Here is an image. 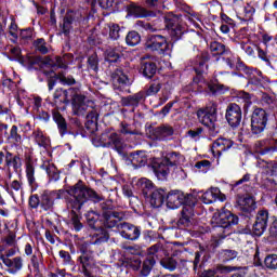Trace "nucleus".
<instances>
[{"label": "nucleus", "mask_w": 277, "mask_h": 277, "mask_svg": "<svg viewBox=\"0 0 277 277\" xmlns=\"http://www.w3.org/2000/svg\"><path fill=\"white\" fill-rule=\"evenodd\" d=\"M98 4L103 10H109V8H114V0H98Z\"/></svg>", "instance_id": "63"}, {"label": "nucleus", "mask_w": 277, "mask_h": 277, "mask_svg": "<svg viewBox=\"0 0 277 277\" xmlns=\"http://www.w3.org/2000/svg\"><path fill=\"white\" fill-rule=\"evenodd\" d=\"M6 246L12 248H16V234L10 229H8V235L2 239Z\"/></svg>", "instance_id": "47"}, {"label": "nucleus", "mask_w": 277, "mask_h": 277, "mask_svg": "<svg viewBox=\"0 0 277 277\" xmlns=\"http://www.w3.org/2000/svg\"><path fill=\"white\" fill-rule=\"evenodd\" d=\"M233 146V141L228 138H217L211 147L212 155L220 157L224 150H228Z\"/></svg>", "instance_id": "20"}, {"label": "nucleus", "mask_w": 277, "mask_h": 277, "mask_svg": "<svg viewBox=\"0 0 277 277\" xmlns=\"http://www.w3.org/2000/svg\"><path fill=\"white\" fill-rule=\"evenodd\" d=\"M6 192L10 194V196H12L13 200L21 198V196H23V182L18 180L11 182Z\"/></svg>", "instance_id": "32"}, {"label": "nucleus", "mask_w": 277, "mask_h": 277, "mask_svg": "<svg viewBox=\"0 0 277 277\" xmlns=\"http://www.w3.org/2000/svg\"><path fill=\"white\" fill-rule=\"evenodd\" d=\"M144 101V94L142 92L135 93L130 96H126L121 98V105L123 107H137L140 103Z\"/></svg>", "instance_id": "26"}, {"label": "nucleus", "mask_w": 277, "mask_h": 277, "mask_svg": "<svg viewBox=\"0 0 277 277\" xmlns=\"http://www.w3.org/2000/svg\"><path fill=\"white\" fill-rule=\"evenodd\" d=\"M160 90H161V80H153L146 90V95L155 96V94H157Z\"/></svg>", "instance_id": "39"}, {"label": "nucleus", "mask_w": 277, "mask_h": 277, "mask_svg": "<svg viewBox=\"0 0 277 277\" xmlns=\"http://www.w3.org/2000/svg\"><path fill=\"white\" fill-rule=\"evenodd\" d=\"M31 137L41 148H47L51 144V140L40 128L32 131Z\"/></svg>", "instance_id": "25"}, {"label": "nucleus", "mask_w": 277, "mask_h": 277, "mask_svg": "<svg viewBox=\"0 0 277 277\" xmlns=\"http://www.w3.org/2000/svg\"><path fill=\"white\" fill-rule=\"evenodd\" d=\"M72 23V19H70V17H65L64 22H63V34H65V36H68V34H70V25Z\"/></svg>", "instance_id": "53"}, {"label": "nucleus", "mask_w": 277, "mask_h": 277, "mask_svg": "<svg viewBox=\"0 0 277 277\" xmlns=\"http://www.w3.org/2000/svg\"><path fill=\"white\" fill-rule=\"evenodd\" d=\"M145 47L149 49V51H157L158 53H168V51H170V43H168L166 37L160 35L148 37Z\"/></svg>", "instance_id": "8"}, {"label": "nucleus", "mask_w": 277, "mask_h": 277, "mask_svg": "<svg viewBox=\"0 0 277 277\" xmlns=\"http://www.w3.org/2000/svg\"><path fill=\"white\" fill-rule=\"evenodd\" d=\"M195 168H197V170H200V172L207 173V170H209V161L208 160L199 161L195 164Z\"/></svg>", "instance_id": "59"}, {"label": "nucleus", "mask_w": 277, "mask_h": 277, "mask_svg": "<svg viewBox=\"0 0 277 277\" xmlns=\"http://www.w3.org/2000/svg\"><path fill=\"white\" fill-rule=\"evenodd\" d=\"M4 163L6 168H13L15 172H17V170H21L23 166V160H21V157L18 155L6 151Z\"/></svg>", "instance_id": "27"}, {"label": "nucleus", "mask_w": 277, "mask_h": 277, "mask_svg": "<svg viewBox=\"0 0 277 277\" xmlns=\"http://www.w3.org/2000/svg\"><path fill=\"white\" fill-rule=\"evenodd\" d=\"M210 53L212 57L224 55V53H226V47L220 42L214 41L210 44Z\"/></svg>", "instance_id": "37"}, {"label": "nucleus", "mask_w": 277, "mask_h": 277, "mask_svg": "<svg viewBox=\"0 0 277 277\" xmlns=\"http://www.w3.org/2000/svg\"><path fill=\"white\" fill-rule=\"evenodd\" d=\"M196 200L194 196H185L181 192H171L167 196V205L171 209H179L181 205H192V201Z\"/></svg>", "instance_id": "10"}, {"label": "nucleus", "mask_w": 277, "mask_h": 277, "mask_svg": "<svg viewBox=\"0 0 277 277\" xmlns=\"http://www.w3.org/2000/svg\"><path fill=\"white\" fill-rule=\"evenodd\" d=\"M269 153H277V140H275L274 146L260 150V155H269Z\"/></svg>", "instance_id": "60"}, {"label": "nucleus", "mask_w": 277, "mask_h": 277, "mask_svg": "<svg viewBox=\"0 0 277 277\" xmlns=\"http://www.w3.org/2000/svg\"><path fill=\"white\" fill-rule=\"evenodd\" d=\"M183 34H185V29L181 25H175L171 30H170V36L172 40H181L183 38Z\"/></svg>", "instance_id": "46"}, {"label": "nucleus", "mask_w": 277, "mask_h": 277, "mask_svg": "<svg viewBox=\"0 0 277 277\" xmlns=\"http://www.w3.org/2000/svg\"><path fill=\"white\" fill-rule=\"evenodd\" d=\"M162 160H164V163L169 164L171 169L176 168V166L181 163V154L176 151L169 153Z\"/></svg>", "instance_id": "34"}, {"label": "nucleus", "mask_w": 277, "mask_h": 277, "mask_svg": "<svg viewBox=\"0 0 277 277\" xmlns=\"http://www.w3.org/2000/svg\"><path fill=\"white\" fill-rule=\"evenodd\" d=\"M91 100H88L85 95L79 93L77 89L71 94V113L74 116H85L88 114V109L92 107Z\"/></svg>", "instance_id": "4"}, {"label": "nucleus", "mask_w": 277, "mask_h": 277, "mask_svg": "<svg viewBox=\"0 0 277 277\" xmlns=\"http://www.w3.org/2000/svg\"><path fill=\"white\" fill-rule=\"evenodd\" d=\"M196 206V200L192 203L185 205L182 209L181 217L176 222L177 228H189L192 226V217H194V207Z\"/></svg>", "instance_id": "11"}, {"label": "nucleus", "mask_w": 277, "mask_h": 277, "mask_svg": "<svg viewBox=\"0 0 277 277\" xmlns=\"http://www.w3.org/2000/svg\"><path fill=\"white\" fill-rule=\"evenodd\" d=\"M53 120L56 122L60 134L62 136L66 135L68 133V124L66 123V119L60 114L57 110H53Z\"/></svg>", "instance_id": "31"}, {"label": "nucleus", "mask_w": 277, "mask_h": 277, "mask_svg": "<svg viewBox=\"0 0 277 277\" xmlns=\"http://www.w3.org/2000/svg\"><path fill=\"white\" fill-rule=\"evenodd\" d=\"M264 265L267 269H277V254H268L264 259Z\"/></svg>", "instance_id": "43"}, {"label": "nucleus", "mask_w": 277, "mask_h": 277, "mask_svg": "<svg viewBox=\"0 0 277 277\" xmlns=\"http://www.w3.org/2000/svg\"><path fill=\"white\" fill-rule=\"evenodd\" d=\"M269 235L271 237H275V239H277V220L276 219L273 221L271 225Z\"/></svg>", "instance_id": "64"}, {"label": "nucleus", "mask_w": 277, "mask_h": 277, "mask_svg": "<svg viewBox=\"0 0 277 277\" xmlns=\"http://www.w3.org/2000/svg\"><path fill=\"white\" fill-rule=\"evenodd\" d=\"M84 116L88 122H98V107H96V104H94V102H92V107L88 108Z\"/></svg>", "instance_id": "36"}, {"label": "nucleus", "mask_w": 277, "mask_h": 277, "mask_svg": "<svg viewBox=\"0 0 277 277\" xmlns=\"http://www.w3.org/2000/svg\"><path fill=\"white\" fill-rule=\"evenodd\" d=\"M39 205H40V199L38 198V195L30 196L29 207H31V209H38Z\"/></svg>", "instance_id": "61"}, {"label": "nucleus", "mask_w": 277, "mask_h": 277, "mask_svg": "<svg viewBox=\"0 0 277 277\" xmlns=\"http://www.w3.org/2000/svg\"><path fill=\"white\" fill-rule=\"evenodd\" d=\"M267 124V113L263 108H255L251 117V132L253 135H261Z\"/></svg>", "instance_id": "7"}, {"label": "nucleus", "mask_w": 277, "mask_h": 277, "mask_svg": "<svg viewBox=\"0 0 277 277\" xmlns=\"http://www.w3.org/2000/svg\"><path fill=\"white\" fill-rule=\"evenodd\" d=\"M210 135H217L220 133V123H217V104L215 102L210 103Z\"/></svg>", "instance_id": "19"}, {"label": "nucleus", "mask_w": 277, "mask_h": 277, "mask_svg": "<svg viewBox=\"0 0 277 277\" xmlns=\"http://www.w3.org/2000/svg\"><path fill=\"white\" fill-rule=\"evenodd\" d=\"M155 133L159 140H166V137H171L174 135V128L170 124H162L156 128Z\"/></svg>", "instance_id": "33"}, {"label": "nucleus", "mask_w": 277, "mask_h": 277, "mask_svg": "<svg viewBox=\"0 0 277 277\" xmlns=\"http://www.w3.org/2000/svg\"><path fill=\"white\" fill-rule=\"evenodd\" d=\"M195 168H197V170H200V172L207 173V170H209V161L208 160L199 161L195 164Z\"/></svg>", "instance_id": "58"}, {"label": "nucleus", "mask_w": 277, "mask_h": 277, "mask_svg": "<svg viewBox=\"0 0 277 277\" xmlns=\"http://www.w3.org/2000/svg\"><path fill=\"white\" fill-rule=\"evenodd\" d=\"M225 118L232 127L241 124V107L238 104L232 103L226 108Z\"/></svg>", "instance_id": "13"}, {"label": "nucleus", "mask_w": 277, "mask_h": 277, "mask_svg": "<svg viewBox=\"0 0 277 277\" xmlns=\"http://www.w3.org/2000/svg\"><path fill=\"white\" fill-rule=\"evenodd\" d=\"M148 258L143 262L141 267V277H146L153 272V267H155V258L161 259L166 256V250L163 249V245L158 242L148 248Z\"/></svg>", "instance_id": "3"}, {"label": "nucleus", "mask_w": 277, "mask_h": 277, "mask_svg": "<svg viewBox=\"0 0 277 277\" xmlns=\"http://www.w3.org/2000/svg\"><path fill=\"white\" fill-rule=\"evenodd\" d=\"M128 14L130 16H134L135 18H153L157 16V14L153 11H148L145 8L132 3L128 6Z\"/></svg>", "instance_id": "18"}, {"label": "nucleus", "mask_w": 277, "mask_h": 277, "mask_svg": "<svg viewBox=\"0 0 277 277\" xmlns=\"http://www.w3.org/2000/svg\"><path fill=\"white\" fill-rule=\"evenodd\" d=\"M140 34H137L135 30L130 31L126 37V42L129 47H135L136 44H140Z\"/></svg>", "instance_id": "42"}, {"label": "nucleus", "mask_w": 277, "mask_h": 277, "mask_svg": "<svg viewBox=\"0 0 277 277\" xmlns=\"http://www.w3.org/2000/svg\"><path fill=\"white\" fill-rule=\"evenodd\" d=\"M25 62L28 63L29 66H36V64H40V56L29 54L26 56Z\"/></svg>", "instance_id": "57"}, {"label": "nucleus", "mask_w": 277, "mask_h": 277, "mask_svg": "<svg viewBox=\"0 0 277 277\" xmlns=\"http://www.w3.org/2000/svg\"><path fill=\"white\" fill-rule=\"evenodd\" d=\"M197 117L199 122L203 124L205 127H209V109L201 108L197 111Z\"/></svg>", "instance_id": "45"}, {"label": "nucleus", "mask_w": 277, "mask_h": 277, "mask_svg": "<svg viewBox=\"0 0 277 277\" xmlns=\"http://www.w3.org/2000/svg\"><path fill=\"white\" fill-rule=\"evenodd\" d=\"M34 47L39 51V53H42V55H47L49 53V47H47V41L44 39L39 38L36 41H34Z\"/></svg>", "instance_id": "44"}, {"label": "nucleus", "mask_w": 277, "mask_h": 277, "mask_svg": "<svg viewBox=\"0 0 277 277\" xmlns=\"http://www.w3.org/2000/svg\"><path fill=\"white\" fill-rule=\"evenodd\" d=\"M239 217L233 214L228 210L217 211L213 214L211 224H215L219 228V233H224V228L238 224Z\"/></svg>", "instance_id": "5"}, {"label": "nucleus", "mask_w": 277, "mask_h": 277, "mask_svg": "<svg viewBox=\"0 0 277 277\" xmlns=\"http://www.w3.org/2000/svg\"><path fill=\"white\" fill-rule=\"evenodd\" d=\"M55 66H57V68H68V65L66 64V58L62 56H56Z\"/></svg>", "instance_id": "62"}, {"label": "nucleus", "mask_w": 277, "mask_h": 277, "mask_svg": "<svg viewBox=\"0 0 277 277\" xmlns=\"http://www.w3.org/2000/svg\"><path fill=\"white\" fill-rule=\"evenodd\" d=\"M144 77L150 79L157 72V65L153 62L144 63L142 66Z\"/></svg>", "instance_id": "38"}, {"label": "nucleus", "mask_w": 277, "mask_h": 277, "mask_svg": "<svg viewBox=\"0 0 277 277\" xmlns=\"http://www.w3.org/2000/svg\"><path fill=\"white\" fill-rule=\"evenodd\" d=\"M72 94H75V88L68 90L56 89L53 95L54 105H57V103H70L68 95L72 96Z\"/></svg>", "instance_id": "23"}, {"label": "nucleus", "mask_w": 277, "mask_h": 277, "mask_svg": "<svg viewBox=\"0 0 277 277\" xmlns=\"http://www.w3.org/2000/svg\"><path fill=\"white\" fill-rule=\"evenodd\" d=\"M25 172L27 182L30 185V187L36 186V166H34V161H31V159L26 161Z\"/></svg>", "instance_id": "30"}, {"label": "nucleus", "mask_w": 277, "mask_h": 277, "mask_svg": "<svg viewBox=\"0 0 277 277\" xmlns=\"http://www.w3.org/2000/svg\"><path fill=\"white\" fill-rule=\"evenodd\" d=\"M67 194L69 197L66 198L67 209L71 210V224L77 233L83 228L81 220L79 219V211L89 201L101 202L103 196L98 195L95 190L89 188L83 184V181H78L77 184L71 186Z\"/></svg>", "instance_id": "1"}, {"label": "nucleus", "mask_w": 277, "mask_h": 277, "mask_svg": "<svg viewBox=\"0 0 277 277\" xmlns=\"http://www.w3.org/2000/svg\"><path fill=\"white\" fill-rule=\"evenodd\" d=\"M104 226L106 228H118L120 226V220L124 217L122 212H116L114 210H105L103 212Z\"/></svg>", "instance_id": "15"}, {"label": "nucleus", "mask_w": 277, "mask_h": 277, "mask_svg": "<svg viewBox=\"0 0 277 277\" xmlns=\"http://www.w3.org/2000/svg\"><path fill=\"white\" fill-rule=\"evenodd\" d=\"M129 161H131L132 166L135 168H143V166L148 163V156L144 150L134 151L129 155Z\"/></svg>", "instance_id": "22"}, {"label": "nucleus", "mask_w": 277, "mask_h": 277, "mask_svg": "<svg viewBox=\"0 0 277 277\" xmlns=\"http://www.w3.org/2000/svg\"><path fill=\"white\" fill-rule=\"evenodd\" d=\"M55 77L64 85H75V78H72V77H66V75H64V74H57V75H55Z\"/></svg>", "instance_id": "50"}, {"label": "nucleus", "mask_w": 277, "mask_h": 277, "mask_svg": "<svg viewBox=\"0 0 277 277\" xmlns=\"http://www.w3.org/2000/svg\"><path fill=\"white\" fill-rule=\"evenodd\" d=\"M16 31H18V26L16 25V22L12 19L11 25L9 26V34L12 38H18V34Z\"/></svg>", "instance_id": "56"}, {"label": "nucleus", "mask_w": 277, "mask_h": 277, "mask_svg": "<svg viewBox=\"0 0 277 277\" xmlns=\"http://www.w3.org/2000/svg\"><path fill=\"white\" fill-rule=\"evenodd\" d=\"M0 261L8 267L9 274H18L23 269V258L15 256L13 259L5 258L4 254H0Z\"/></svg>", "instance_id": "16"}, {"label": "nucleus", "mask_w": 277, "mask_h": 277, "mask_svg": "<svg viewBox=\"0 0 277 277\" xmlns=\"http://www.w3.org/2000/svg\"><path fill=\"white\" fill-rule=\"evenodd\" d=\"M111 81L115 90H120L121 92L124 90V88H127V85H131L129 77L124 75L122 69H116L111 74Z\"/></svg>", "instance_id": "17"}, {"label": "nucleus", "mask_w": 277, "mask_h": 277, "mask_svg": "<svg viewBox=\"0 0 277 277\" xmlns=\"http://www.w3.org/2000/svg\"><path fill=\"white\" fill-rule=\"evenodd\" d=\"M68 190H44L41 195L40 205L43 211H53L55 200H61V198H66Z\"/></svg>", "instance_id": "6"}, {"label": "nucleus", "mask_w": 277, "mask_h": 277, "mask_svg": "<svg viewBox=\"0 0 277 277\" xmlns=\"http://www.w3.org/2000/svg\"><path fill=\"white\" fill-rule=\"evenodd\" d=\"M166 200V190L156 189L151 193L149 202L151 207L159 208Z\"/></svg>", "instance_id": "29"}, {"label": "nucleus", "mask_w": 277, "mask_h": 277, "mask_svg": "<svg viewBox=\"0 0 277 277\" xmlns=\"http://www.w3.org/2000/svg\"><path fill=\"white\" fill-rule=\"evenodd\" d=\"M88 66L91 70L98 71V55L96 53L89 56Z\"/></svg>", "instance_id": "48"}, {"label": "nucleus", "mask_w": 277, "mask_h": 277, "mask_svg": "<svg viewBox=\"0 0 277 277\" xmlns=\"http://www.w3.org/2000/svg\"><path fill=\"white\" fill-rule=\"evenodd\" d=\"M138 185H141L143 192L146 189H153V182L146 177H143L138 181Z\"/></svg>", "instance_id": "52"}, {"label": "nucleus", "mask_w": 277, "mask_h": 277, "mask_svg": "<svg viewBox=\"0 0 277 277\" xmlns=\"http://www.w3.org/2000/svg\"><path fill=\"white\" fill-rule=\"evenodd\" d=\"M210 194L212 197V199L209 200L210 205L211 202H215L216 200H220V202H224V200H226V195L222 194V192L217 187H212L210 189Z\"/></svg>", "instance_id": "40"}, {"label": "nucleus", "mask_w": 277, "mask_h": 277, "mask_svg": "<svg viewBox=\"0 0 277 277\" xmlns=\"http://www.w3.org/2000/svg\"><path fill=\"white\" fill-rule=\"evenodd\" d=\"M224 261H233L237 259V251L235 250H225L223 251Z\"/></svg>", "instance_id": "55"}, {"label": "nucleus", "mask_w": 277, "mask_h": 277, "mask_svg": "<svg viewBox=\"0 0 277 277\" xmlns=\"http://www.w3.org/2000/svg\"><path fill=\"white\" fill-rule=\"evenodd\" d=\"M154 172L156 176L159 179H166L168 174H170V170H172L168 163H166V160H162L160 162H155L153 166Z\"/></svg>", "instance_id": "28"}, {"label": "nucleus", "mask_w": 277, "mask_h": 277, "mask_svg": "<svg viewBox=\"0 0 277 277\" xmlns=\"http://www.w3.org/2000/svg\"><path fill=\"white\" fill-rule=\"evenodd\" d=\"M8 140L9 142H12L15 146H21V144H23V136L18 134V127L12 126Z\"/></svg>", "instance_id": "35"}, {"label": "nucleus", "mask_w": 277, "mask_h": 277, "mask_svg": "<svg viewBox=\"0 0 277 277\" xmlns=\"http://www.w3.org/2000/svg\"><path fill=\"white\" fill-rule=\"evenodd\" d=\"M100 146H114L118 153H121L124 142L116 132H104L100 136Z\"/></svg>", "instance_id": "9"}, {"label": "nucleus", "mask_w": 277, "mask_h": 277, "mask_svg": "<svg viewBox=\"0 0 277 277\" xmlns=\"http://www.w3.org/2000/svg\"><path fill=\"white\" fill-rule=\"evenodd\" d=\"M32 37H34V30L31 28H26L21 31L22 40H31Z\"/></svg>", "instance_id": "54"}, {"label": "nucleus", "mask_w": 277, "mask_h": 277, "mask_svg": "<svg viewBox=\"0 0 277 277\" xmlns=\"http://www.w3.org/2000/svg\"><path fill=\"white\" fill-rule=\"evenodd\" d=\"M118 230L123 239H129L130 241H136V239H140V235H142L140 227L129 223L118 225Z\"/></svg>", "instance_id": "12"}, {"label": "nucleus", "mask_w": 277, "mask_h": 277, "mask_svg": "<svg viewBox=\"0 0 277 277\" xmlns=\"http://www.w3.org/2000/svg\"><path fill=\"white\" fill-rule=\"evenodd\" d=\"M267 220H269V212H267V210H260L253 225V234L256 237H261V235L265 233L267 228Z\"/></svg>", "instance_id": "14"}, {"label": "nucleus", "mask_w": 277, "mask_h": 277, "mask_svg": "<svg viewBox=\"0 0 277 277\" xmlns=\"http://www.w3.org/2000/svg\"><path fill=\"white\" fill-rule=\"evenodd\" d=\"M109 240V234L105 229H98L93 234V240L90 242H84L80 248L82 254L79 256V261L82 265V274L88 269V265L92 263V254L85 252V249L90 245L105 243Z\"/></svg>", "instance_id": "2"}, {"label": "nucleus", "mask_w": 277, "mask_h": 277, "mask_svg": "<svg viewBox=\"0 0 277 277\" xmlns=\"http://www.w3.org/2000/svg\"><path fill=\"white\" fill-rule=\"evenodd\" d=\"M109 38L111 40H118L120 38V26L118 24H111L109 26Z\"/></svg>", "instance_id": "49"}, {"label": "nucleus", "mask_w": 277, "mask_h": 277, "mask_svg": "<svg viewBox=\"0 0 277 277\" xmlns=\"http://www.w3.org/2000/svg\"><path fill=\"white\" fill-rule=\"evenodd\" d=\"M160 265H162L164 269H169V272H174L179 263L176 260H174V258H164L160 260Z\"/></svg>", "instance_id": "41"}, {"label": "nucleus", "mask_w": 277, "mask_h": 277, "mask_svg": "<svg viewBox=\"0 0 277 277\" xmlns=\"http://www.w3.org/2000/svg\"><path fill=\"white\" fill-rule=\"evenodd\" d=\"M237 205L241 211L245 213H250L256 209V200L254 197H238Z\"/></svg>", "instance_id": "21"}, {"label": "nucleus", "mask_w": 277, "mask_h": 277, "mask_svg": "<svg viewBox=\"0 0 277 277\" xmlns=\"http://www.w3.org/2000/svg\"><path fill=\"white\" fill-rule=\"evenodd\" d=\"M254 75H256L259 78L256 77H250V80H249V83H252L253 85H261V76L263 75V72H261V70L259 69H255L254 71Z\"/></svg>", "instance_id": "51"}, {"label": "nucleus", "mask_w": 277, "mask_h": 277, "mask_svg": "<svg viewBox=\"0 0 277 277\" xmlns=\"http://www.w3.org/2000/svg\"><path fill=\"white\" fill-rule=\"evenodd\" d=\"M122 53H124V47L122 45L109 48L105 51V60L106 62L116 63L120 60Z\"/></svg>", "instance_id": "24"}]
</instances>
